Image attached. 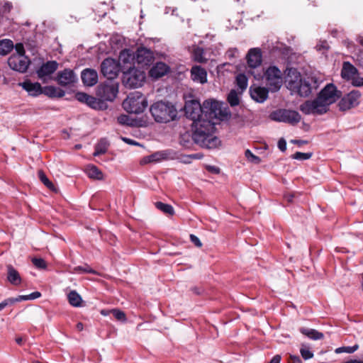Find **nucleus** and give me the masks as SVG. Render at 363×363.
Returning a JSON list of instances; mask_svg holds the SVG:
<instances>
[{"instance_id":"nucleus-28","label":"nucleus","mask_w":363,"mask_h":363,"mask_svg":"<svg viewBox=\"0 0 363 363\" xmlns=\"http://www.w3.org/2000/svg\"><path fill=\"white\" fill-rule=\"evenodd\" d=\"M43 94L50 98H62L65 95V91L54 86H47L43 88Z\"/></svg>"},{"instance_id":"nucleus-42","label":"nucleus","mask_w":363,"mask_h":363,"mask_svg":"<svg viewBox=\"0 0 363 363\" xmlns=\"http://www.w3.org/2000/svg\"><path fill=\"white\" fill-rule=\"evenodd\" d=\"M359 348V345L357 344L353 346H347V347H340L335 349V352L336 354H340L342 352H346L348 354H352L357 350Z\"/></svg>"},{"instance_id":"nucleus-57","label":"nucleus","mask_w":363,"mask_h":363,"mask_svg":"<svg viewBox=\"0 0 363 363\" xmlns=\"http://www.w3.org/2000/svg\"><path fill=\"white\" fill-rule=\"evenodd\" d=\"M203 155L201 153H196V154L185 155V158L201 160V158H203Z\"/></svg>"},{"instance_id":"nucleus-59","label":"nucleus","mask_w":363,"mask_h":363,"mask_svg":"<svg viewBox=\"0 0 363 363\" xmlns=\"http://www.w3.org/2000/svg\"><path fill=\"white\" fill-rule=\"evenodd\" d=\"M353 86L356 87L363 86V77L354 79Z\"/></svg>"},{"instance_id":"nucleus-17","label":"nucleus","mask_w":363,"mask_h":363,"mask_svg":"<svg viewBox=\"0 0 363 363\" xmlns=\"http://www.w3.org/2000/svg\"><path fill=\"white\" fill-rule=\"evenodd\" d=\"M174 155L175 152L172 150L158 151L149 156L143 157L141 162L143 164H147L154 162H160L162 160H172L174 158Z\"/></svg>"},{"instance_id":"nucleus-27","label":"nucleus","mask_w":363,"mask_h":363,"mask_svg":"<svg viewBox=\"0 0 363 363\" xmlns=\"http://www.w3.org/2000/svg\"><path fill=\"white\" fill-rule=\"evenodd\" d=\"M7 280L14 286L20 285L21 283L18 272L11 264L7 265Z\"/></svg>"},{"instance_id":"nucleus-22","label":"nucleus","mask_w":363,"mask_h":363,"mask_svg":"<svg viewBox=\"0 0 363 363\" xmlns=\"http://www.w3.org/2000/svg\"><path fill=\"white\" fill-rule=\"evenodd\" d=\"M83 84L86 86H93L98 82V73L93 69H85L81 73Z\"/></svg>"},{"instance_id":"nucleus-60","label":"nucleus","mask_w":363,"mask_h":363,"mask_svg":"<svg viewBox=\"0 0 363 363\" xmlns=\"http://www.w3.org/2000/svg\"><path fill=\"white\" fill-rule=\"evenodd\" d=\"M122 140L127 144L135 145H139L138 143H137L136 141H135L132 139L128 138H122Z\"/></svg>"},{"instance_id":"nucleus-31","label":"nucleus","mask_w":363,"mask_h":363,"mask_svg":"<svg viewBox=\"0 0 363 363\" xmlns=\"http://www.w3.org/2000/svg\"><path fill=\"white\" fill-rule=\"evenodd\" d=\"M109 143L106 138H101L99 143L95 145V151L94 156H99L105 154L108 148Z\"/></svg>"},{"instance_id":"nucleus-47","label":"nucleus","mask_w":363,"mask_h":363,"mask_svg":"<svg viewBox=\"0 0 363 363\" xmlns=\"http://www.w3.org/2000/svg\"><path fill=\"white\" fill-rule=\"evenodd\" d=\"M245 155L247 160L255 164H259L261 161L260 158L255 155L250 150H247L245 152Z\"/></svg>"},{"instance_id":"nucleus-41","label":"nucleus","mask_w":363,"mask_h":363,"mask_svg":"<svg viewBox=\"0 0 363 363\" xmlns=\"http://www.w3.org/2000/svg\"><path fill=\"white\" fill-rule=\"evenodd\" d=\"M73 272L74 273H79V274H82V273H87V274H96V272L94 269H93L92 268H91L86 264L83 266H77V267H74Z\"/></svg>"},{"instance_id":"nucleus-63","label":"nucleus","mask_w":363,"mask_h":363,"mask_svg":"<svg viewBox=\"0 0 363 363\" xmlns=\"http://www.w3.org/2000/svg\"><path fill=\"white\" fill-rule=\"evenodd\" d=\"M291 363H302L301 358L298 356H291Z\"/></svg>"},{"instance_id":"nucleus-36","label":"nucleus","mask_w":363,"mask_h":363,"mask_svg":"<svg viewBox=\"0 0 363 363\" xmlns=\"http://www.w3.org/2000/svg\"><path fill=\"white\" fill-rule=\"evenodd\" d=\"M155 206L157 209L161 211L165 214L172 216L174 214V210L172 205L157 201L155 203Z\"/></svg>"},{"instance_id":"nucleus-23","label":"nucleus","mask_w":363,"mask_h":363,"mask_svg":"<svg viewBox=\"0 0 363 363\" xmlns=\"http://www.w3.org/2000/svg\"><path fill=\"white\" fill-rule=\"evenodd\" d=\"M19 86L33 96H37L43 94V87L38 82H31L30 80H25L19 83Z\"/></svg>"},{"instance_id":"nucleus-43","label":"nucleus","mask_w":363,"mask_h":363,"mask_svg":"<svg viewBox=\"0 0 363 363\" xmlns=\"http://www.w3.org/2000/svg\"><path fill=\"white\" fill-rule=\"evenodd\" d=\"M228 102L231 106H238L240 103L239 97L235 90L230 91L228 96Z\"/></svg>"},{"instance_id":"nucleus-21","label":"nucleus","mask_w":363,"mask_h":363,"mask_svg":"<svg viewBox=\"0 0 363 363\" xmlns=\"http://www.w3.org/2000/svg\"><path fill=\"white\" fill-rule=\"evenodd\" d=\"M358 70L357 69L352 65L350 62H344L342 65V68L341 70V77L347 81L351 80L352 84L353 85V82L354 79L360 78L357 77Z\"/></svg>"},{"instance_id":"nucleus-64","label":"nucleus","mask_w":363,"mask_h":363,"mask_svg":"<svg viewBox=\"0 0 363 363\" xmlns=\"http://www.w3.org/2000/svg\"><path fill=\"white\" fill-rule=\"evenodd\" d=\"M344 363H363L362 361H360V360H350V361H347V362H345Z\"/></svg>"},{"instance_id":"nucleus-12","label":"nucleus","mask_w":363,"mask_h":363,"mask_svg":"<svg viewBox=\"0 0 363 363\" xmlns=\"http://www.w3.org/2000/svg\"><path fill=\"white\" fill-rule=\"evenodd\" d=\"M328 106L342 97V92L332 83L328 84L318 94Z\"/></svg>"},{"instance_id":"nucleus-1","label":"nucleus","mask_w":363,"mask_h":363,"mask_svg":"<svg viewBox=\"0 0 363 363\" xmlns=\"http://www.w3.org/2000/svg\"><path fill=\"white\" fill-rule=\"evenodd\" d=\"M184 112L186 116L193 121L192 138L195 143L208 149L217 147L220 140L213 135L215 123L204 118L203 105L195 99L187 101L185 103Z\"/></svg>"},{"instance_id":"nucleus-30","label":"nucleus","mask_w":363,"mask_h":363,"mask_svg":"<svg viewBox=\"0 0 363 363\" xmlns=\"http://www.w3.org/2000/svg\"><path fill=\"white\" fill-rule=\"evenodd\" d=\"M299 331L303 335L308 337L310 339L318 340L323 338L324 335L322 333L318 332L315 329L301 328Z\"/></svg>"},{"instance_id":"nucleus-55","label":"nucleus","mask_w":363,"mask_h":363,"mask_svg":"<svg viewBox=\"0 0 363 363\" xmlns=\"http://www.w3.org/2000/svg\"><path fill=\"white\" fill-rule=\"evenodd\" d=\"M189 237L191 242L194 243L196 247H201L202 246V243L197 236L191 234Z\"/></svg>"},{"instance_id":"nucleus-15","label":"nucleus","mask_w":363,"mask_h":363,"mask_svg":"<svg viewBox=\"0 0 363 363\" xmlns=\"http://www.w3.org/2000/svg\"><path fill=\"white\" fill-rule=\"evenodd\" d=\"M285 82L286 87L291 91L303 77L296 68L287 67L285 70Z\"/></svg>"},{"instance_id":"nucleus-10","label":"nucleus","mask_w":363,"mask_h":363,"mask_svg":"<svg viewBox=\"0 0 363 363\" xmlns=\"http://www.w3.org/2000/svg\"><path fill=\"white\" fill-rule=\"evenodd\" d=\"M121 72L120 62L113 58H106L101 64V72L108 80L116 79Z\"/></svg>"},{"instance_id":"nucleus-61","label":"nucleus","mask_w":363,"mask_h":363,"mask_svg":"<svg viewBox=\"0 0 363 363\" xmlns=\"http://www.w3.org/2000/svg\"><path fill=\"white\" fill-rule=\"evenodd\" d=\"M281 361V356L279 354H277L272 357V359L270 360L269 363H280Z\"/></svg>"},{"instance_id":"nucleus-4","label":"nucleus","mask_w":363,"mask_h":363,"mask_svg":"<svg viewBox=\"0 0 363 363\" xmlns=\"http://www.w3.org/2000/svg\"><path fill=\"white\" fill-rule=\"evenodd\" d=\"M145 79V73L130 66L126 72H123L122 82L129 89H135L142 86Z\"/></svg>"},{"instance_id":"nucleus-38","label":"nucleus","mask_w":363,"mask_h":363,"mask_svg":"<svg viewBox=\"0 0 363 363\" xmlns=\"http://www.w3.org/2000/svg\"><path fill=\"white\" fill-rule=\"evenodd\" d=\"M193 59L198 62H204L206 59L204 57V50L202 48L196 47L193 51Z\"/></svg>"},{"instance_id":"nucleus-5","label":"nucleus","mask_w":363,"mask_h":363,"mask_svg":"<svg viewBox=\"0 0 363 363\" xmlns=\"http://www.w3.org/2000/svg\"><path fill=\"white\" fill-rule=\"evenodd\" d=\"M320 82L317 77L313 76H306L299 81L296 87L291 91L293 94H296L301 97L308 96L313 91L319 87Z\"/></svg>"},{"instance_id":"nucleus-7","label":"nucleus","mask_w":363,"mask_h":363,"mask_svg":"<svg viewBox=\"0 0 363 363\" xmlns=\"http://www.w3.org/2000/svg\"><path fill=\"white\" fill-rule=\"evenodd\" d=\"M118 92V83L108 80L101 83L96 89V96L103 101H112L115 99Z\"/></svg>"},{"instance_id":"nucleus-39","label":"nucleus","mask_w":363,"mask_h":363,"mask_svg":"<svg viewBox=\"0 0 363 363\" xmlns=\"http://www.w3.org/2000/svg\"><path fill=\"white\" fill-rule=\"evenodd\" d=\"M41 296V294L39 291H34L28 295H21L16 298H13L15 303L21 301L34 300Z\"/></svg>"},{"instance_id":"nucleus-6","label":"nucleus","mask_w":363,"mask_h":363,"mask_svg":"<svg viewBox=\"0 0 363 363\" xmlns=\"http://www.w3.org/2000/svg\"><path fill=\"white\" fill-rule=\"evenodd\" d=\"M299 109L306 115H323L328 112L329 106L317 96L313 100H307L301 104Z\"/></svg>"},{"instance_id":"nucleus-58","label":"nucleus","mask_w":363,"mask_h":363,"mask_svg":"<svg viewBox=\"0 0 363 363\" xmlns=\"http://www.w3.org/2000/svg\"><path fill=\"white\" fill-rule=\"evenodd\" d=\"M206 169L208 172L213 173V174H219L220 173V168L216 166H211L208 165Z\"/></svg>"},{"instance_id":"nucleus-40","label":"nucleus","mask_w":363,"mask_h":363,"mask_svg":"<svg viewBox=\"0 0 363 363\" xmlns=\"http://www.w3.org/2000/svg\"><path fill=\"white\" fill-rule=\"evenodd\" d=\"M39 179L43 184L50 190H55L54 184L48 179L43 170H39L38 172Z\"/></svg>"},{"instance_id":"nucleus-44","label":"nucleus","mask_w":363,"mask_h":363,"mask_svg":"<svg viewBox=\"0 0 363 363\" xmlns=\"http://www.w3.org/2000/svg\"><path fill=\"white\" fill-rule=\"evenodd\" d=\"M312 152H296L294 153L291 157L294 160H306L311 157Z\"/></svg>"},{"instance_id":"nucleus-16","label":"nucleus","mask_w":363,"mask_h":363,"mask_svg":"<svg viewBox=\"0 0 363 363\" xmlns=\"http://www.w3.org/2000/svg\"><path fill=\"white\" fill-rule=\"evenodd\" d=\"M154 60L153 52L146 48H139L135 52V61L142 67L150 65Z\"/></svg>"},{"instance_id":"nucleus-24","label":"nucleus","mask_w":363,"mask_h":363,"mask_svg":"<svg viewBox=\"0 0 363 363\" xmlns=\"http://www.w3.org/2000/svg\"><path fill=\"white\" fill-rule=\"evenodd\" d=\"M169 71V67L164 62H157L150 70V76L154 79H159Z\"/></svg>"},{"instance_id":"nucleus-46","label":"nucleus","mask_w":363,"mask_h":363,"mask_svg":"<svg viewBox=\"0 0 363 363\" xmlns=\"http://www.w3.org/2000/svg\"><path fill=\"white\" fill-rule=\"evenodd\" d=\"M111 313L113 315L114 318L120 321H126V315L124 312L118 309H113Z\"/></svg>"},{"instance_id":"nucleus-56","label":"nucleus","mask_w":363,"mask_h":363,"mask_svg":"<svg viewBox=\"0 0 363 363\" xmlns=\"http://www.w3.org/2000/svg\"><path fill=\"white\" fill-rule=\"evenodd\" d=\"M278 147L281 152H284L286 150V142L284 138H281L278 141Z\"/></svg>"},{"instance_id":"nucleus-51","label":"nucleus","mask_w":363,"mask_h":363,"mask_svg":"<svg viewBox=\"0 0 363 363\" xmlns=\"http://www.w3.org/2000/svg\"><path fill=\"white\" fill-rule=\"evenodd\" d=\"M13 48L15 49L16 54H13L12 55H25V49L24 46L22 43H16L15 45H13Z\"/></svg>"},{"instance_id":"nucleus-33","label":"nucleus","mask_w":363,"mask_h":363,"mask_svg":"<svg viewBox=\"0 0 363 363\" xmlns=\"http://www.w3.org/2000/svg\"><path fill=\"white\" fill-rule=\"evenodd\" d=\"M119 60L122 61L124 64H130L133 60H135V55L128 49L123 50L119 55Z\"/></svg>"},{"instance_id":"nucleus-14","label":"nucleus","mask_w":363,"mask_h":363,"mask_svg":"<svg viewBox=\"0 0 363 363\" xmlns=\"http://www.w3.org/2000/svg\"><path fill=\"white\" fill-rule=\"evenodd\" d=\"M361 93L358 90H352L343 96L340 101L338 106L341 111L349 110L357 106L359 104Z\"/></svg>"},{"instance_id":"nucleus-18","label":"nucleus","mask_w":363,"mask_h":363,"mask_svg":"<svg viewBox=\"0 0 363 363\" xmlns=\"http://www.w3.org/2000/svg\"><path fill=\"white\" fill-rule=\"evenodd\" d=\"M56 80L60 86H66L76 82L77 77L72 69H65L58 72Z\"/></svg>"},{"instance_id":"nucleus-8","label":"nucleus","mask_w":363,"mask_h":363,"mask_svg":"<svg viewBox=\"0 0 363 363\" xmlns=\"http://www.w3.org/2000/svg\"><path fill=\"white\" fill-rule=\"evenodd\" d=\"M266 84L272 92L279 91L282 85V74L276 66L269 67L265 72Z\"/></svg>"},{"instance_id":"nucleus-35","label":"nucleus","mask_w":363,"mask_h":363,"mask_svg":"<svg viewBox=\"0 0 363 363\" xmlns=\"http://www.w3.org/2000/svg\"><path fill=\"white\" fill-rule=\"evenodd\" d=\"M86 172L89 178L98 180L103 179V173L94 165L89 166Z\"/></svg>"},{"instance_id":"nucleus-52","label":"nucleus","mask_w":363,"mask_h":363,"mask_svg":"<svg viewBox=\"0 0 363 363\" xmlns=\"http://www.w3.org/2000/svg\"><path fill=\"white\" fill-rule=\"evenodd\" d=\"M89 95L84 92H77L75 94V98L77 101L86 104Z\"/></svg>"},{"instance_id":"nucleus-13","label":"nucleus","mask_w":363,"mask_h":363,"mask_svg":"<svg viewBox=\"0 0 363 363\" xmlns=\"http://www.w3.org/2000/svg\"><path fill=\"white\" fill-rule=\"evenodd\" d=\"M30 60L26 56L11 55L8 59V65L11 69L21 73L27 71L30 65Z\"/></svg>"},{"instance_id":"nucleus-48","label":"nucleus","mask_w":363,"mask_h":363,"mask_svg":"<svg viewBox=\"0 0 363 363\" xmlns=\"http://www.w3.org/2000/svg\"><path fill=\"white\" fill-rule=\"evenodd\" d=\"M32 263L36 268L40 269H45L47 267L45 261L42 258L35 257L32 259Z\"/></svg>"},{"instance_id":"nucleus-32","label":"nucleus","mask_w":363,"mask_h":363,"mask_svg":"<svg viewBox=\"0 0 363 363\" xmlns=\"http://www.w3.org/2000/svg\"><path fill=\"white\" fill-rule=\"evenodd\" d=\"M67 298L71 306L74 307H80L82 306V298L76 291H71L67 294Z\"/></svg>"},{"instance_id":"nucleus-53","label":"nucleus","mask_w":363,"mask_h":363,"mask_svg":"<svg viewBox=\"0 0 363 363\" xmlns=\"http://www.w3.org/2000/svg\"><path fill=\"white\" fill-rule=\"evenodd\" d=\"M13 303H15L13 298H9L4 300L1 303H0V311L6 306L13 305Z\"/></svg>"},{"instance_id":"nucleus-29","label":"nucleus","mask_w":363,"mask_h":363,"mask_svg":"<svg viewBox=\"0 0 363 363\" xmlns=\"http://www.w3.org/2000/svg\"><path fill=\"white\" fill-rule=\"evenodd\" d=\"M89 107L96 110H104L107 108L106 102L103 101L101 98H96L92 96H89L86 103Z\"/></svg>"},{"instance_id":"nucleus-3","label":"nucleus","mask_w":363,"mask_h":363,"mask_svg":"<svg viewBox=\"0 0 363 363\" xmlns=\"http://www.w3.org/2000/svg\"><path fill=\"white\" fill-rule=\"evenodd\" d=\"M123 108L130 113L139 114L143 113L147 106V100L139 91L130 93L123 101Z\"/></svg>"},{"instance_id":"nucleus-2","label":"nucleus","mask_w":363,"mask_h":363,"mask_svg":"<svg viewBox=\"0 0 363 363\" xmlns=\"http://www.w3.org/2000/svg\"><path fill=\"white\" fill-rule=\"evenodd\" d=\"M150 112L157 123H167L176 120L177 109L173 104L166 101H158L150 107Z\"/></svg>"},{"instance_id":"nucleus-50","label":"nucleus","mask_w":363,"mask_h":363,"mask_svg":"<svg viewBox=\"0 0 363 363\" xmlns=\"http://www.w3.org/2000/svg\"><path fill=\"white\" fill-rule=\"evenodd\" d=\"M118 122L121 125H132L133 123L128 116L122 114L118 117Z\"/></svg>"},{"instance_id":"nucleus-49","label":"nucleus","mask_w":363,"mask_h":363,"mask_svg":"<svg viewBox=\"0 0 363 363\" xmlns=\"http://www.w3.org/2000/svg\"><path fill=\"white\" fill-rule=\"evenodd\" d=\"M316 49L318 51L322 52L323 54H324L325 52H327L329 50V45L326 40H321L316 45Z\"/></svg>"},{"instance_id":"nucleus-34","label":"nucleus","mask_w":363,"mask_h":363,"mask_svg":"<svg viewBox=\"0 0 363 363\" xmlns=\"http://www.w3.org/2000/svg\"><path fill=\"white\" fill-rule=\"evenodd\" d=\"M13 49V43L11 40L4 39L0 40V55H6Z\"/></svg>"},{"instance_id":"nucleus-19","label":"nucleus","mask_w":363,"mask_h":363,"mask_svg":"<svg viewBox=\"0 0 363 363\" xmlns=\"http://www.w3.org/2000/svg\"><path fill=\"white\" fill-rule=\"evenodd\" d=\"M246 60L250 68L255 69L259 67L262 62L261 50L258 48L250 49L247 54Z\"/></svg>"},{"instance_id":"nucleus-20","label":"nucleus","mask_w":363,"mask_h":363,"mask_svg":"<svg viewBox=\"0 0 363 363\" xmlns=\"http://www.w3.org/2000/svg\"><path fill=\"white\" fill-rule=\"evenodd\" d=\"M58 68V63L55 60L48 61L43 63L37 70L36 74L40 79L44 80L45 77L53 74Z\"/></svg>"},{"instance_id":"nucleus-62","label":"nucleus","mask_w":363,"mask_h":363,"mask_svg":"<svg viewBox=\"0 0 363 363\" xmlns=\"http://www.w3.org/2000/svg\"><path fill=\"white\" fill-rule=\"evenodd\" d=\"M294 144H296L298 145H302L304 144H307L308 141L306 140H291V141Z\"/></svg>"},{"instance_id":"nucleus-37","label":"nucleus","mask_w":363,"mask_h":363,"mask_svg":"<svg viewBox=\"0 0 363 363\" xmlns=\"http://www.w3.org/2000/svg\"><path fill=\"white\" fill-rule=\"evenodd\" d=\"M236 84L238 89L242 91L247 87L248 79L245 74H239L236 77Z\"/></svg>"},{"instance_id":"nucleus-45","label":"nucleus","mask_w":363,"mask_h":363,"mask_svg":"<svg viewBox=\"0 0 363 363\" xmlns=\"http://www.w3.org/2000/svg\"><path fill=\"white\" fill-rule=\"evenodd\" d=\"M300 352L301 357L306 360L309 359L313 357V353L306 345H302L301 348L300 349Z\"/></svg>"},{"instance_id":"nucleus-11","label":"nucleus","mask_w":363,"mask_h":363,"mask_svg":"<svg viewBox=\"0 0 363 363\" xmlns=\"http://www.w3.org/2000/svg\"><path fill=\"white\" fill-rule=\"evenodd\" d=\"M203 108L204 118L211 121H213V119L220 118L225 115L221 108V104L213 99L204 101Z\"/></svg>"},{"instance_id":"nucleus-54","label":"nucleus","mask_w":363,"mask_h":363,"mask_svg":"<svg viewBox=\"0 0 363 363\" xmlns=\"http://www.w3.org/2000/svg\"><path fill=\"white\" fill-rule=\"evenodd\" d=\"M238 54V50L237 48H230L226 52V55L230 59L236 57Z\"/></svg>"},{"instance_id":"nucleus-25","label":"nucleus","mask_w":363,"mask_h":363,"mask_svg":"<svg viewBox=\"0 0 363 363\" xmlns=\"http://www.w3.org/2000/svg\"><path fill=\"white\" fill-rule=\"evenodd\" d=\"M269 88L257 86L250 89V96L253 100L259 103H263L268 97Z\"/></svg>"},{"instance_id":"nucleus-26","label":"nucleus","mask_w":363,"mask_h":363,"mask_svg":"<svg viewBox=\"0 0 363 363\" xmlns=\"http://www.w3.org/2000/svg\"><path fill=\"white\" fill-rule=\"evenodd\" d=\"M191 78L194 82L204 84L207 82V72L200 66H194L191 69Z\"/></svg>"},{"instance_id":"nucleus-9","label":"nucleus","mask_w":363,"mask_h":363,"mask_svg":"<svg viewBox=\"0 0 363 363\" xmlns=\"http://www.w3.org/2000/svg\"><path fill=\"white\" fill-rule=\"evenodd\" d=\"M272 120L278 122L297 124L301 119V116L296 111L289 109H279L270 114Z\"/></svg>"}]
</instances>
